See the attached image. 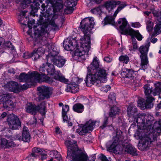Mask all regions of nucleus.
<instances>
[{
    "label": "nucleus",
    "instance_id": "nucleus-1",
    "mask_svg": "<svg viewBox=\"0 0 161 161\" xmlns=\"http://www.w3.org/2000/svg\"><path fill=\"white\" fill-rule=\"evenodd\" d=\"M58 0H46V3H42L40 9L39 19L38 20V24L33 27L35 32V37L39 38L47 33V23H49L53 27L55 31L59 29L61 27L64 20H62L61 25L59 26L55 24L53 21L55 16V13L62 8V5L59 3Z\"/></svg>",
    "mask_w": 161,
    "mask_h": 161
},
{
    "label": "nucleus",
    "instance_id": "nucleus-2",
    "mask_svg": "<svg viewBox=\"0 0 161 161\" xmlns=\"http://www.w3.org/2000/svg\"><path fill=\"white\" fill-rule=\"evenodd\" d=\"M94 24V22L92 17L86 18L81 22L80 28L84 36L83 38L81 40L80 46L77 45L75 48L71 40H69L68 42L65 41L63 42V46L65 50L72 51L76 48L75 52V57H78L80 60L85 59V54L90 48V35Z\"/></svg>",
    "mask_w": 161,
    "mask_h": 161
},
{
    "label": "nucleus",
    "instance_id": "nucleus-3",
    "mask_svg": "<svg viewBox=\"0 0 161 161\" xmlns=\"http://www.w3.org/2000/svg\"><path fill=\"white\" fill-rule=\"evenodd\" d=\"M76 142L73 140L65 142L66 145L68 147L66 158L71 161H88L87 154L78 148Z\"/></svg>",
    "mask_w": 161,
    "mask_h": 161
},
{
    "label": "nucleus",
    "instance_id": "nucleus-4",
    "mask_svg": "<svg viewBox=\"0 0 161 161\" xmlns=\"http://www.w3.org/2000/svg\"><path fill=\"white\" fill-rule=\"evenodd\" d=\"M119 24L122 23V24L119 26V28L121 31V34L124 35L128 34L131 36L132 45L134 49H136L138 48L137 41L134 38L136 37L139 41L142 40V36L138 31H135L131 28H127V22L125 18L119 19L118 21Z\"/></svg>",
    "mask_w": 161,
    "mask_h": 161
},
{
    "label": "nucleus",
    "instance_id": "nucleus-5",
    "mask_svg": "<svg viewBox=\"0 0 161 161\" xmlns=\"http://www.w3.org/2000/svg\"><path fill=\"white\" fill-rule=\"evenodd\" d=\"M50 62H48L45 64H43L41 66L39 70L42 73L45 75H53L55 73L54 78L55 79L61 82L67 83L68 80L66 79L59 71L55 72L54 65L51 64Z\"/></svg>",
    "mask_w": 161,
    "mask_h": 161
},
{
    "label": "nucleus",
    "instance_id": "nucleus-6",
    "mask_svg": "<svg viewBox=\"0 0 161 161\" xmlns=\"http://www.w3.org/2000/svg\"><path fill=\"white\" fill-rule=\"evenodd\" d=\"M144 132L145 134L142 142L138 144V149L142 151L147 150L151 144L157 140V133L153 132V130L145 131Z\"/></svg>",
    "mask_w": 161,
    "mask_h": 161
},
{
    "label": "nucleus",
    "instance_id": "nucleus-7",
    "mask_svg": "<svg viewBox=\"0 0 161 161\" xmlns=\"http://www.w3.org/2000/svg\"><path fill=\"white\" fill-rule=\"evenodd\" d=\"M151 116L146 115L144 114H139L135 116L133 118L136 120V123L140 125V126L143 127V129L145 131L153 130V127H152V122L150 120L149 118Z\"/></svg>",
    "mask_w": 161,
    "mask_h": 161
},
{
    "label": "nucleus",
    "instance_id": "nucleus-8",
    "mask_svg": "<svg viewBox=\"0 0 161 161\" xmlns=\"http://www.w3.org/2000/svg\"><path fill=\"white\" fill-rule=\"evenodd\" d=\"M150 43L148 42L145 45L140 47L139 49L141 53L140 57L141 59V69L144 70L147 68L148 66V60L147 57V53Z\"/></svg>",
    "mask_w": 161,
    "mask_h": 161
},
{
    "label": "nucleus",
    "instance_id": "nucleus-9",
    "mask_svg": "<svg viewBox=\"0 0 161 161\" xmlns=\"http://www.w3.org/2000/svg\"><path fill=\"white\" fill-rule=\"evenodd\" d=\"M39 75L36 71H33L30 74H26L24 73L20 74L18 79L20 82H36V81H39L38 77Z\"/></svg>",
    "mask_w": 161,
    "mask_h": 161
},
{
    "label": "nucleus",
    "instance_id": "nucleus-10",
    "mask_svg": "<svg viewBox=\"0 0 161 161\" xmlns=\"http://www.w3.org/2000/svg\"><path fill=\"white\" fill-rule=\"evenodd\" d=\"M37 90L38 92L37 98L39 101L49 98L52 92L51 88L43 86L38 87Z\"/></svg>",
    "mask_w": 161,
    "mask_h": 161
},
{
    "label": "nucleus",
    "instance_id": "nucleus-11",
    "mask_svg": "<svg viewBox=\"0 0 161 161\" xmlns=\"http://www.w3.org/2000/svg\"><path fill=\"white\" fill-rule=\"evenodd\" d=\"M7 121L9 127L12 130L18 129L21 127V123L19 118L13 114L8 115Z\"/></svg>",
    "mask_w": 161,
    "mask_h": 161
},
{
    "label": "nucleus",
    "instance_id": "nucleus-12",
    "mask_svg": "<svg viewBox=\"0 0 161 161\" xmlns=\"http://www.w3.org/2000/svg\"><path fill=\"white\" fill-rule=\"evenodd\" d=\"M153 16L157 18L159 23L157 24L154 28V32L152 34V37L156 36L161 33V11L153 10L152 11Z\"/></svg>",
    "mask_w": 161,
    "mask_h": 161
},
{
    "label": "nucleus",
    "instance_id": "nucleus-13",
    "mask_svg": "<svg viewBox=\"0 0 161 161\" xmlns=\"http://www.w3.org/2000/svg\"><path fill=\"white\" fill-rule=\"evenodd\" d=\"M95 75L96 76L98 82L100 84L101 82L104 83L107 80V73L106 71L100 68L95 71Z\"/></svg>",
    "mask_w": 161,
    "mask_h": 161
},
{
    "label": "nucleus",
    "instance_id": "nucleus-14",
    "mask_svg": "<svg viewBox=\"0 0 161 161\" xmlns=\"http://www.w3.org/2000/svg\"><path fill=\"white\" fill-rule=\"evenodd\" d=\"M92 73L88 72V74L85 80L86 85L90 87L93 85L95 82H97L98 86H100V83L99 82H98V80L96 76L95 75V74H93Z\"/></svg>",
    "mask_w": 161,
    "mask_h": 161
},
{
    "label": "nucleus",
    "instance_id": "nucleus-15",
    "mask_svg": "<svg viewBox=\"0 0 161 161\" xmlns=\"http://www.w3.org/2000/svg\"><path fill=\"white\" fill-rule=\"evenodd\" d=\"M116 136H114L113 138V142L112 143L118 144L120 142V144L126 143L128 142V140L125 139L122 136V133L120 130H117L116 132Z\"/></svg>",
    "mask_w": 161,
    "mask_h": 161
},
{
    "label": "nucleus",
    "instance_id": "nucleus-16",
    "mask_svg": "<svg viewBox=\"0 0 161 161\" xmlns=\"http://www.w3.org/2000/svg\"><path fill=\"white\" fill-rule=\"evenodd\" d=\"M153 99L148 97L145 102H144L143 99H140L137 101L138 105L140 107L145 106L146 108H151L153 106V103L152 102Z\"/></svg>",
    "mask_w": 161,
    "mask_h": 161
},
{
    "label": "nucleus",
    "instance_id": "nucleus-17",
    "mask_svg": "<svg viewBox=\"0 0 161 161\" xmlns=\"http://www.w3.org/2000/svg\"><path fill=\"white\" fill-rule=\"evenodd\" d=\"M120 2L114 0H110L106 1L104 3V6L110 12L112 10L115 8L117 5H119Z\"/></svg>",
    "mask_w": 161,
    "mask_h": 161
},
{
    "label": "nucleus",
    "instance_id": "nucleus-18",
    "mask_svg": "<svg viewBox=\"0 0 161 161\" xmlns=\"http://www.w3.org/2000/svg\"><path fill=\"white\" fill-rule=\"evenodd\" d=\"M6 87L11 91L15 93L20 92V88L17 82L12 81L9 82L6 85Z\"/></svg>",
    "mask_w": 161,
    "mask_h": 161
},
{
    "label": "nucleus",
    "instance_id": "nucleus-19",
    "mask_svg": "<svg viewBox=\"0 0 161 161\" xmlns=\"http://www.w3.org/2000/svg\"><path fill=\"white\" fill-rule=\"evenodd\" d=\"M125 143H122V146L119 144L112 143L109 147V149L114 152L116 154H121L122 153L124 148L123 145Z\"/></svg>",
    "mask_w": 161,
    "mask_h": 161
},
{
    "label": "nucleus",
    "instance_id": "nucleus-20",
    "mask_svg": "<svg viewBox=\"0 0 161 161\" xmlns=\"http://www.w3.org/2000/svg\"><path fill=\"white\" fill-rule=\"evenodd\" d=\"M25 111L29 114L35 115L36 114V106L32 103H27L25 107Z\"/></svg>",
    "mask_w": 161,
    "mask_h": 161
},
{
    "label": "nucleus",
    "instance_id": "nucleus-21",
    "mask_svg": "<svg viewBox=\"0 0 161 161\" xmlns=\"http://www.w3.org/2000/svg\"><path fill=\"white\" fill-rule=\"evenodd\" d=\"M16 144L11 141H8L5 138L2 139L1 140L0 147L4 148H9L15 147Z\"/></svg>",
    "mask_w": 161,
    "mask_h": 161
},
{
    "label": "nucleus",
    "instance_id": "nucleus-22",
    "mask_svg": "<svg viewBox=\"0 0 161 161\" xmlns=\"http://www.w3.org/2000/svg\"><path fill=\"white\" fill-rule=\"evenodd\" d=\"M99 67V62L97 57H95L93 59L92 62L91 64V69H89V67H88V72H93L97 70Z\"/></svg>",
    "mask_w": 161,
    "mask_h": 161
},
{
    "label": "nucleus",
    "instance_id": "nucleus-23",
    "mask_svg": "<svg viewBox=\"0 0 161 161\" xmlns=\"http://www.w3.org/2000/svg\"><path fill=\"white\" fill-rule=\"evenodd\" d=\"M124 150L128 153L134 155H137L136 149L131 144H129L125 145V144L123 145Z\"/></svg>",
    "mask_w": 161,
    "mask_h": 161
},
{
    "label": "nucleus",
    "instance_id": "nucleus-24",
    "mask_svg": "<svg viewBox=\"0 0 161 161\" xmlns=\"http://www.w3.org/2000/svg\"><path fill=\"white\" fill-rule=\"evenodd\" d=\"M58 53V51L54 49L51 51L47 56V61L48 62H54L56 58L58 57L57 56Z\"/></svg>",
    "mask_w": 161,
    "mask_h": 161
},
{
    "label": "nucleus",
    "instance_id": "nucleus-25",
    "mask_svg": "<svg viewBox=\"0 0 161 161\" xmlns=\"http://www.w3.org/2000/svg\"><path fill=\"white\" fill-rule=\"evenodd\" d=\"M38 75H39L38 78L39 79V81H36V82H42L44 81L49 84H51L53 81V80L52 78L47 76L46 75L43 74H40L38 73Z\"/></svg>",
    "mask_w": 161,
    "mask_h": 161
},
{
    "label": "nucleus",
    "instance_id": "nucleus-26",
    "mask_svg": "<svg viewBox=\"0 0 161 161\" xmlns=\"http://www.w3.org/2000/svg\"><path fill=\"white\" fill-rule=\"evenodd\" d=\"M36 113L39 112L42 115L45 116L46 112V103L45 102L43 101L40 104L36 106Z\"/></svg>",
    "mask_w": 161,
    "mask_h": 161
},
{
    "label": "nucleus",
    "instance_id": "nucleus-27",
    "mask_svg": "<svg viewBox=\"0 0 161 161\" xmlns=\"http://www.w3.org/2000/svg\"><path fill=\"white\" fill-rule=\"evenodd\" d=\"M137 112V109L135 106L130 105L128 108L127 114L129 117H134L136 115Z\"/></svg>",
    "mask_w": 161,
    "mask_h": 161
},
{
    "label": "nucleus",
    "instance_id": "nucleus-28",
    "mask_svg": "<svg viewBox=\"0 0 161 161\" xmlns=\"http://www.w3.org/2000/svg\"><path fill=\"white\" fill-rule=\"evenodd\" d=\"M30 135L27 127L24 126L23 127L22 140L25 142H28L30 141Z\"/></svg>",
    "mask_w": 161,
    "mask_h": 161
},
{
    "label": "nucleus",
    "instance_id": "nucleus-29",
    "mask_svg": "<svg viewBox=\"0 0 161 161\" xmlns=\"http://www.w3.org/2000/svg\"><path fill=\"white\" fill-rule=\"evenodd\" d=\"M97 121L90 120L87 122L86 124L83 126L85 128V131L87 133H89L92 131L93 129V126L97 122Z\"/></svg>",
    "mask_w": 161,
    "mask_h": 161
},
{
    "label": "nucleus",
    "instance_id": "nucleus-30",
    "mask_svg": "<svg viewBox=\"0 0 161 161\" xmlns=\"http://www.w3.org/2000/svg\"><path fill=\"white\" fill-rule=\"evenodd\" d=\"M66 61V60L63 57L58 56L54 62H52L58 67L61 68L64 65Z\"/></svg>",
    "mask_w": 161,
    "mask_h": 161
},
{
    "label": "nucleus",
    "instance_id": "nucleus-31",
    "mask_svg": "<svg viewBox=\"0 0 161 161\" xmlns=\"http://www.w3.org/2000/svg\"><path fill=\"white\" fill-rule=\"evenodd\" d=\"M79 88L77 85L75 84H69L68 85L65 90L67 92H70L71 93H75L79 90Z\"/></svg>",
    "mask_w": 161,
    "mask_h": 161
},
{
    "label": "nucleus",
    "instance_id": "nucleus-32",
    "mask_svg": "<svg viewBox=\"0 0 161 161\" xmlns=\"http://www.w3.org/2000/svg\"><path fill=\"white\" fill-rule=\"evenodd\" d=\"M150 85L149 84H147L145 85L144 86V88L145 91V96H146L147 99V97H149L153 99L152 100V102L153 103V101L155 100L154 98L153 97H152L150 96V94L152 93L153 94V91L151 88V87L150 86Z\"/></svg>",
    "mask_w": 161,
    "mask_h": 161
},
{
    "label": "nucleus",
    "instance_id": "nucleus-33",
    "mask_svg": "<svg viewBox=\"0 0 161 161\" xmlns=\"http://www.w3.org/2000/svg\"><path fill=\"white\" fill-rule=\"evenodd\" d=\"M3 107L8 110L12 109L14 107V104L11 100L8 98L3 103Z\"/></svg>",
    "mask_w": 161,
    "mask_h": 161
},
{
    "label": "nucleus",
    "instance_id": "nucleus-34",
    "mask_svg": "<svg viewBox=\"0 0 161 161\" xmlns=\"http://www.w3.org/2000/svg\"><path fill=\"white\" fill-rule=\"evenodd\" d=\"M119 109L117 107L113 106L110 108L109 113V116L110 117H113L119 114Z\"/></svg>",
    "mask_w": 161,
    "mask_h": 161
},
{
    "label": "nucleus",
    "instance_id": "nucleus-35",
    "mask_svg": "<svg viewBox=\"0 0 161 161\" xmlns=\"http://www.w3.org/2000/svg\"><path fill=\"white\" fill-rule=\"evenodd\" d=\"M153 129H155V130L153 129V132H156L157 136L159 135V134L161 133V120L155 123Z\"/></svg>",
    "mask_w": 161,
    "mask_h": 161
},
{
    "label": "nucleus",
    "instance_id": "nucleus-36",
    "mask_svg": "<svg viewBox=\"0 0 161 161\" xmlns=\"http://www.w3.org/2000/svg\"><path fill=\"white\" fill-rule=\"evenodd\" d=\"M73 108L75 112L78 113H81L83 111L84 107L81 104L78 103L74 104Z\"/></svg>",
    "mask_w": 161,
    "mask_h": 161
},
{
    "label": "nucleus",
    "instance_id": "nucleus-37",
    "mask_svg": "<svg viewBox=\"0 0 161 161\" xmlns=\"http://www.w3.org/2000/svg\"><path fill=\"white\" fill-rule=\"evenodd\" d=\"M114 17L110 16H107L104 19V21L105 24H110L112 25H114L115 22L114 21Z\"/></svg>",
    "mask_w": 161,
    "mask_h": 161
},
{
    "label": "nucleus",
    "instance_id": "nucleus-38",
    "mask_svg": "<svg viewBox=\"0 0 161 161\" xmlns=\"http://www.w3.org/2000/svg\"><path fill=\"white\" fill-rule=\"evenodd\" d=\"M50 155H53V157L58 161H62L61 157L58 152L56 151H53L50 152Z\"/></svg>",
    "mask_w": 161,
    "mask_h": 161
},
{
    "label": "nucleus",
    "instance_id": "nucleus-39",
    "mask_svg": "<svg viewBox=\"0 0 161 161\" xmlns=\"http://www.w3.org/2000/svg\"><path fill=\"white\" fill-rule=\"evenodd\" d=\"M108 101L111 104H115L116 103L115 94L111 93L109 95Z\"/></svg>",
    "mask_w": 161,
    "mask_h": 161
},
{
    "label": "nucleus",
    "instance_id": "nucleus-40",
    "mask_svg": "<svg viewBox=\"0 0 161 161\" xmlns=\"http://www.w3.org/2000/svg\"><path fill=\"white\" fill-rule=\"evenodd\" d=\"M91 11L92 13L96 15H98L100 16L102 13L101 7L100 6L96 7L92 9Z\"/></svg>",
    "mask_w": 161,
    "mask_h": 161
},
{
    "label": "nucleus",
    "instance_id": "nucleus-41",
    "mask_svg": "<svg viewBox=\"0 0 161 161\" xmlns=\"http://www.w3.org/2000/svg\"><path fill=\"white\" fill-rule=\"evenodd\" d=\"M119 59L120 62H122L126 64H127L130 60L129 57L126 55L120 56Z\"/></svg>",
    "mask_w": 161,
    "mask_h": 161
},
{
    "label": "nucleus",
    "instance_id": "nucleus-42",
    "mask_svg": "<svg viewBox=\"0 0 161 161\" xmlns=\"http://www.w3.org/2000/svg\"><path fill=\"white\" fill-rule=\"evenodd\" d=\"M155 87L153 93V95L154 96L159 94L158 92L159 91V88L161 87V83L160 82H158L155 84Z\"/></svg>",
    "mask_w": 161,
    "mask_h": 161
},
{
    "label": "nucleus",
    "instance_id": "nucleus-43",
    "mask_svg": "<svg viewBox=\"0 0 161 161\" xmlns=\"http://www.w3.org/2000/svg\"><path fill=\"white\" fill-rule=\"evenodd\" d=\"M78 0H67L66 2L67 6L73 7L75 6Z\"/></svg>",
    "mask_w": 161,
    "mask_h": 161
},
{
    "label": "nucleus",
    "instance_id": "nucleus-44",
    "mask_svg": "<svg viewBox=\"0 0 161 161\" xmlns=\"http://www.w3.org/2000/svg\"><path fill=\"white\" fill-rule=\"evenodd\" d=\"M31 54L32 58L34 59V61L36 60L37 59L39 58L40 57L42 56L41 54H39V53H38L36 52V49L34 50Z\"/></svg>",
    "mask_w": 161,
    "mask_h": 161
},
{
    "label": "nucleus",
    "instance_id": "nucleus-45",
    "mask_svg": "<svg viewBox=\"0 0 161 161\" xmlns=\"http://www.w3.org/2000/svg\"><path fill=\"white\" fill-rule=\"evenodd\" d=\"M38 156V154L32 153L30 154L26 158L29 161H33L37 158Z\"/></svg>",
    "mask_w": 161,
    "mask_h": 161
},
{
    "label": "nucleus",
    "instance_id": "nucleus-46",
    "mask_svg": "<svg viewBox=\"0 0 161 161\" xmlns=\"http://www.w3.org/2000/svg\"><path fill=\"white\" fill-rule=\"evenodd\" d=\"M31 3V0H23L21 3V7L24 8L29 6Z\"/></svg>",
    "mask_w": 161,
    "mask_h": 161
},
{
    "label": "nucleus",
    "instance_id": "nucleus-47",
    "mask_svg": "<svg viewBox=\"0 0 161 161\" xmlns=\"http://www.w3.org/2000/svg\"><path fill=\"white\" fill-rule=\"evenodd\" d=\"M135 71L132 69H128L126 78H130L134 77L135 75Z\"/></svg>",
    "mask_w": 161,
    "mask_h": 161
},
{
    "label": "nucleus",
    "instance_id": "nucleus-48",
    "mask_svg": "<svg viewBox=\"0 0 161 161\" xmlns=\"http://www.w3.org/2000/svg\"><path fill=\"white\" fill-rule=\"evenodd\" d=\"M146 24L147 28L148 31H151L152 30L153 27V23H152V21L150 20H148Z\"/></svg>",
    "mask_w": 161,
    "mask_h": 161
},
{
    "label": "nucleus",
    "instance_id": "nucleus-49",
    "mask_svg": "<svg viewBox=\"0 0 161 161\" xmlns=\"http://www.w3.org/2000/svg\"><path fill=\"white\" fill-rule=\"evenodd\" d=\"M8 97V95H2L0 96V104H3Z\"/></svg>",
    "mask_w": 161,
    "mask_h": 161
},
{
    "label": "nucleus",
    "instance_id": "nucleus-50",
    "mask_svg": "<svg viewBox=\"0 0 161 161\" xmlns=\"http://www.w3.org/2000/svg\"><path fill=\"white\" fill-rule=\"evenodd\" d=\"M73 7L67 6L64 9V13L65 14H68L72 13L73 11Z\"/></svg>",
    "mask_w": 161,
    "mask_h": 161
},
{
    "label": "nucleus",
    "instance_id": "nucleus-51",
    "mask_svg": "<svg viewBox=\"0 0 161 161\" xmlns=\"http://www.w3.org/2000/svg\"><path fill=\"white\" fill-rule=\"evenodd\" d=\"M35 20L34 19H32L31 20H29L28 21V26L29 28V30L27 31L28 33H29L30 31H31V30L32 28V26L33 24L35 23Z\"/></svg>",
    "mask_w": 161,
    "mask_h": 161
},
{
    "label": "nucleus",
    "instance_id": "nucleus-52",
    "mask_svg": "<svg viewBox=\"0 0 161 161\" xmlns=\"http://www.w3.org/2000/svg\"><path fill=\"white\" fill-rule=\"evenodd\" d=\"M69 107L68 105H63L62 107V114H65L69 111Z\"/></svg>",
    "mask_w": 161,
    "mask_h": 161
},
{
    "label": "nucleus",
    "instance_id": "nucleus-53",
    "mask_svg": "<svg viewBox=\"0 0 161 161\" xmlns=\"http://www.w3.org/2000/svg\"><path fill=\"white\" fill-rule=\"evenodd\" d=\"M108 117H105L104 119L103 122V125L100 126V128L102 129H103L104 128L106 127L108 124Z\"/></svg>",
    "mask_w": 161,
    "mask_h": 161
},
{
    "label": "nucleus",
    "instance_id": "nucleus-54",
    "mask_svg": "<svg viewBox=\"0 0 161 161\" xmlns=\"http://www.w3.org/2000/svg\"><path fill=\"white\" fill-rule=\"evenodd\" d=\"M85 131L86 130H85V128L83 127L82 128L78 129L76 130L77 132L80 135H83L85 133H87Z\"/></svg>",
    "mask_w": 161,
    "mask_h": 161
},
{
    "label": "nucleus",
    "instance_id": "nucleus-55",
    "mask_svg": "<svg viewBox=\"0 0 161 161\" xmlns=\"http://www.w3.org/2000/svg\"><path fill=\"white\" fill-rule=\"evenodd\" d=\"M128 69L124 68L121 71L120 75L123 78H126L127 75Z\"/></svg>",
    "mask_w": 161,
    "mask_h": 161
},
{
    "label": "nucleus",
    "instance_id": "nucleus-56",
    "mask_svg": "<svg viewBox=\"0 0 161 161\" xmlns=\"http://www.w3.org/2000/svg\"><path fill=\"white\" fill-rule=\"evenodd\" d=\"M36 51L37 53H39V54H41L42 55L45 52V49L44 48H43L41 46H40L36 50Z\"/></svg>",
    "mask_w": 161,
    "mask_h": 161
},
{
    "label": "nucleus",
    "instance_id": "nucleus-57",
    "mask_svg": "<svg viewBox=\"0 0 161 161\" xmlns=\"http://www.w3.org/2000/svg\"><path fill=\"white\" fill-rule=\"evenodd\" d=\"M42 151L41 149L37 148H33L32 150V153L36 154H42Z\"/></svg>",
    "mask_w": 161,
    "mask_h": 161
},
{
    "label": "nucleus",
    "instance_id": "nucleus-58",
    "mask_svg": "<svg viewBox=\"0 0 161 161\" xmlns=\"http://www.w3.org/2000/svg\"><path fill=\"white\" fill-rule=\"evenodd\" d=\"M125 7L124 5H120L117 8V10L115 11L114 13V17H116L118 13L123 8Z\"/></svg>",
    "mask_w": 161,
    "mask_h": 161
},
{
    "label": "nucleus",
    "instance_id": "nucleus-59",
    "mask_svg": "<svg viewBox=\"0 0 161 161\" xmlns=\"http://www.w3.org/2000/svg\"><path fill=\"white\" fill-rule=\"evenodd\" d=\"M110 88V86L109 85H108L102 87L101 88V90L103 92H106L109 90Z\"/></svg>",
    "mask_w": 161,
    "mask_h": 161
},
{
    "label": "nucleus",
    "instance_id": "nucleus-60",
    "mask_svg": "<svg viewBox=\"0 0 161 161\" xmlns=\"http://www.w3.org/2000/svg\"><path fill=\"white\" fill-rule=\"evenodd\" d=\"M131 25L132 27L139 28L141 26V25L139 22H136L132 23L131 24Z\"/></svg>",
    "mask_w": 161,
    "mask_h": 161
},
{
    "label": "nucleus",
    "instance_id": "nucleus-61",
    "mask_svg": "<svg viewBox=\"0 0 161 161\" xmlns=\"http://www.w3.org/2000/svg\"><path fill=\"white\" fill-rule=\"evenodd\" d=\"M41 155V159L42 160H43L46 158L47 153L44 151H42V154H40Z\"/></svg>",
    "mask_w": 161,
    "mask_h": 161
},
{
    "label": "nucleus",
    "instance_id": "nucleus-62",
    "mask_svg": "<svg viewBox=\"0 0 161 161\" xmlns=\"http://www.w3.org/2000/svg\"><path fill=\"white\" fill-rule=\"evenodd\" d=\"M28 88L27 85L24 84L22 85L19 86V88H20V92L22 90H26Z\"/></svg>",
    "mask_w": 161,
    "mask_h": 161
},
{
    "label": "nucleus",
    "instance_id": "nucleus-63",
    "mask_svg": "<svg viewBox=\"0 0 161 161\" xmlns=\"http://www.w3.org/2000/svg\"><path fill=\"white\" fill-rule=\"evenodd\" d=\"M104 60L105 61L108 63L111 62L112 60V58H110L109 57H106L104 58Z\"/></svg>",
    "mask_w": 161,
    "mask_h": 161
},
{
    "label": "nucleus",
    "instance_id": "nucleus-64",
    "mask_svg": "<svg viewBox=\"0 0 161 161\" xmlns=\"http://www.w3.org/2000/svg\"><path fill=\"white\" fill-rule=\"evenodd\" d=\"M100 158L102 161H109L108 159H107L106 157L102 154L101 156L100 157Z\"/></svg>",
    "mask_w": 161,
    "mask_h": 161
}]
</instances>
